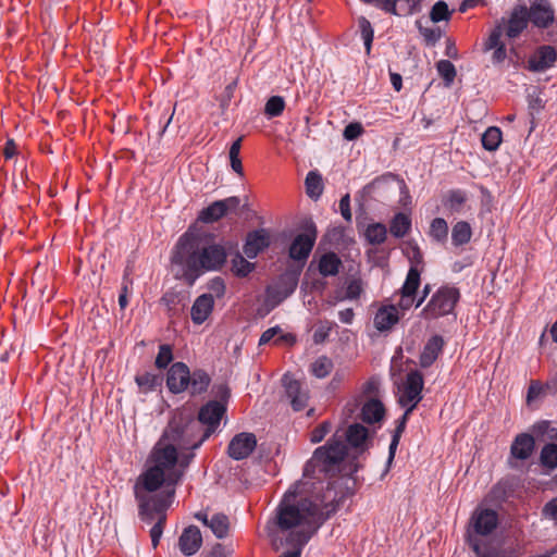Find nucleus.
<instances>
[{"label": "nucleus", "instance_id": "1", "mask_svg": "<svg viewBox=\"0 0 557 557\" xmlns=\"http://www.w3.org/2000/svg\"><path fill=\"white\" fill-rule=\"evenodd\" d=\"M197 422L183 424L182 419H172L163 435L153 446L146 469L139 474L134 495L141 512L150 515L169 508L175 496V487L194 458V450L205 441L196 437Z\"/></svg>", "mask_w": 557, "mask_h": 557}, {"label": "nucleus", "instance_id": "2", "mask_svg": "<svg viewBox=\"0 0 557 557\" xmlns=\"http://www.w3.org/2000/svg\"><path fill=\"white\" fill-rule=\"evenodd\" d=\"M321 472L314 469L284 493L275 509L274 523L276 535H283L285 541H298L307 544L336 511L335 494L329 486L310 482L320 480Z\"/></svg>", "mask_w": 557, "mask_h": 557}, {"label": "nucleus", "instance_id": "3", "mask_svg": "<svg viewBox=\"0 0 557 557\" xmlns=\"http://www.w3.org/2000/svg\"><path fill=\"white\" fill-rule=\"evenodd\" d=\"M227 248L221 243H199L194 237L184 235L180 238L172 255V264L176 276L183 277L190 285L205 271H218L226 262Z\"/></svg>", "mask_w": 557, "mask_h": 557}, {"label": "nucleus", "instance_id": "4", "mask_svg": "<svg viewBox=\"0 0 557 557\" xmlns=\"http://www.w3.org/2000/svg\"><path fill=\"white\" fill-rule=\"evenodd\" d=\"M344 437H346L350 447L359 451L368 448V429L359 423L351 424L343 434L336 432L325 445L314 450L312 457L305 466V474L310 475L311 472H314V469H318L323 474H327L337 466L347 454V447L343 441Z\"/></svg>", "mask_w": 557, "mask_h": 557}, {"label": "nucleus", "instance_id": "5", "mask_svg": "<svg viewBox=\"0 0 557 557\" xmlns=\"http://www.w3.org/2000/svg\"><path fill=\"white\" fill-rule=\"evenodd\" d=\"M499 517L495 509L480 504L473 510L466 533V540L474 553L491 543L490 536L497 529Z\"/></svg>", "mask_w": 557, "mask_h": 557}, {"label": "nucleus", "instance_id": "6", "mask_svg": "<svg viewBox=\"0 0 557 557\" xmlns=\"http://www.w3.org/2000/svg\"><path fill=\"white\" fill-rule=\"evenodd\" d=\"M211 382L210 376L203 370L190 372L184 362L173 363L166 373V386L173 394L189 392L199 395L207 391Z\"/></svg>", "mask_w": 557, "mask_h": 557}, {"label": "nucleus", "instance_id": "7", "mask_svg": "<svg viewBox=\"0 0 557 557\" xmlns=\"http://www.w3.org/2000/svg\"><path fill=\"white\" fill-rule=\"evenodd\" d=\"M459 297L458 288L442 286L432 295L420 315L425 320H434L447 315L453 312Z\"/></svg>", "mask_w": 557, "mask_h": 557}, {"label": "nucleus", "instance_id": "8", "mask_svg": "<svg viewBox=\"0 0 557 557\" xmlns=\"http://www.w3.org/2000/svg\"><path fill=\"white\" fill-rule=\"evenodd\" d=\"M225 412V407L219 401H210L205 405L198 416V420L190 419L184 416L182 412L177 413L173 417V419H177L178 421L182 419L183 424L187 422H197L199 425V431L196 432V437L201 438L206 434L208 438L210 434L216 429L220 424V421Z\"/></svg>", "mask_w": 557, "mask_h": 557}, {"label": "nucleus", "instance_id": "9", "mask_svg": "<svg viewBox=\"0 0 557 557\" xmlns=\"http://www.w3.org/2000/svg\"><path fill=\"white\" fill-rule=\"evenodd\" d=\"M423 376L419 371H410L397 386V401L401 408L412 412L422 399Z\"/></svg>", "mask_w": 557, "mask_h": 557}, {"label": "nucleus", "instance_id": "10", "mask_svg": "<svg viewBox=\"0 0 557 557\" xmlns=\"http://www.w3.org/2000/svg\"><path fill=\"white\" fill-rule=\"evenodd\" d=\"M304 231L295 237L289 247V257L296 261H305L309 257L317 239L318 232L313 221H307Z\"/></svg>", "mask_w": 557, "mask_h": 557}, {"label": "nucleus", "instance_id": "11", "mask_svg": "<svg viewBox=\"0 0 557 557\" xmlns=\"http://www.w3.org/2000/svg\"><path fill=\"white\" fill-rule=\"evenodd\" d=\"M529 10L524 4L516 5L508 20L503 18L497 25L503 26V34L508 38L518 37L528 26Z\"/></svg>", "mask_w": 557, "mask_h": 557}, {"label": "nucleus", "instance_id": "12", "mask_svg": "<svg viewBox=\"0 0 557 557\" xmlns=\"http://www.w3.org/2000/svg\"><path fill=\"white\" fill-rule=\"evenodd\" d=\"M420 269L410 267L406 280L399 290L400 299L398 307L403 310H409L414 306L416 293L420 286Z\"/></svg>", "mask_w": 557, "mask_h": 557}, {"label": "nucleus", "instance_id": "13", "mask_svg": "<svg viewBox=\"0 0 557 557\" xmlns=\"http://www.w3.org/2000/svg\"><path fill=\"white\" fill-rule=\"evenodd\" d=\"M283 385L293 409L296 411L302 410L309 400L307 386L289 374L283 376Z\"/></svg>", "mask_w": 557, "mask_h": 557}, {"label": "nucleus", "instance_id": "14", "mask_svg": "<svg viewBox=\"0 0 557 557\" xmlns=\"http://www.w3.org/2000/svg\"><path fill=\"white\" fill-rule=\"evenodd\" d=\"M240 201L238 197H228L223 200H216L201 210L199 220L203 223H212L220 220L228 211L236 210Z\"/></svg>", "mask_w": 557, "mask_h": 557}, {"label": "nucleus", "instance_id": "15", "mask_svg": "<svg viewBox=\"0 0 557 557\" xmlns=\"http://www.w3.org/2000/svg\"><path fill=\"white\" fill-rule=\"evenodd\" d=\"M257 440L252 433H239L228 444V456L235 460L247 458L256 448Z\"/></svg>", "mask_w": 557, "mask_h": 557}, {"label": "nucleus", "instance_id": "16", "mask_svg": "<svg viewBox=\"0 0 557 557\" xmlns=\"http://www.w3.org/2000/svg\"><path fill=\"white\" fill-rule=\"evenodd\" d=\"M297 286V281L290 275L282 276L275 284L267 289V300L273 306L278 305L289 295H292Z\"/></svg>", "mask_w": 557, "mask_h": 557}, {"label": "nucleus", "instance_id": "17", "mask_svg": "<svg viewBox=\"0 0 557 557\" xmlns=\"http://www.w3.org/2000/svg\"><path fill=\"white\" fill-rule=\"evenodd\" d=\"M529 20L541 28H545L554 21V10L548 0H535L531 3Z\"/></svg>", "mask_w": 557, "mask_h": 557}, {"label": "nucleus", "instance_id": "18", "mask_svg": "<svg viewBox=\"0 0 557 557\" xmlns=\"http://www.w3.org/2000/svg\"><path fill=\"white\" fill-rule=\"evenodd\" d=\"M422 0H381L379 8L397 16L411 15L421 11Z\"/></svg>", "mask_w": 557, "mask_h": 557}, {"label": "nucleus", "instance_id": "19", "mask_svg": "<svg viewBox=\"0 0 557 557\" xmlns=\"http://www.w3.org/2000/svg\"><path fill=\"white\" fill-rule=\"evenodd\" d=\"M271 243L270 233L264 230H256L247 235L244 252L248 258H256Z\"/></svg>", "mask_w": 557, "mask_h": 557}, {"label": "nucleus", "instance_id": "20", "mask_svg": "<svg viewBox=\"0 0 557 557\" xmlns=\"http://www.w3.org/2000/svg\"><path fill=\"white\" fill-rule=\"evenodd\" d=\"M201 544L202 536L200 530L195 525L184 529L178 539L180 549L185 556L195 555L200 549Z\"/></svg>", "mask_w": 557, "mask_h": 557}, {"label": "nucleus", "instance_id": "21", "mask_svg": "<svg viewBox=\"0 0 557 557\" xmlns=\"http://www.w3.org/2000/svg\"><path fill=\"white\" fill-rule=\"evenodd\" d=\"M214 298L212 295L202 294L196 298L190 309V318L195 324H202L212 313Z\"/></svg>", "mask_w": 557, "mask_h": 557}, {"label": "nucleus", "instance_id": "22", "mask_svg": "<svg viewBox=\"0 0 557 557\" xmlns=\"http://www.w3.org/2000/svg\"><path fill=\"white\" fill-rule=\"evenodd\" d=\"M555 61V49L550 46H543L529 59V69L535 72L545 71L553 66Z\"/></svg>", "mask_w": 557, "mask_h": 557}, {"label": "nucleus", "instance_id": "23", "mask_svg": "<svg viewBox=\"0 0 557 557\" xmlns=\"http://www.w3.org/2000/svg\"><path fill=\"white\" fill-rule=\"evenodd\" d=\"M503 26L496 25L484 44L485 50H493L492 60L494 63H502L506 57L505 44L502 41Z\"/></svg>", "mask_w": 557, "mask_h": 557}, {"label": "nucleus", "instance_id": "24", "mask_svg": "<svg viewBox=\"0 0 557 557\" xmlns=\"http://www.w3.org/2000/svg\"><path fill=\"white\" fill-rule=\"evenodd\" d=\"M399 321L398 309L396 306H383L381 307L373 320V324L376 330L383 332L391 330Z\"/></svg>", "mask_w": 557, "mask_h": 557}, {"label": "nucleus", "instance_id": "25", "mask_svg": "<svg viewBox=\"0 0 557 557\" xmlns=\"http://www.w3.org/2000/svg\"><path fill=\"white\" fill-rule=\"evenodd\" d=\"M533 449V436L527 433H522L516 436L515 441L511 444L510 453L512 457L520 460H525L532 455Z\"/></svg>", "mask_w": 557, "mask_h": 557}, {"label": "nucleus", "instance_id": "26", "mask_svg": "<svg viewBox=\"0 0 557 557\" xmlns=\"http://www.w3.org/2000/svg\"><path fill=\"white\" fill-rule=\"evenodd\" d=\"M385 416L383 404L376 398H369L361 408V419L367 423L381 422Z\"/></svg>", "mask_w": 557, "mask_h": 557}, {"label": "nucleus", "instance_id": "27", "mask_svg": "<svg viewBox=\"0 0 557 557\" xmlns=\"http://www.w3.org/2000/svg\"><path fill=\"white\" fill-rule=\"evenodd\" d=\"M138 509L139 516L143 520L151 522L152 520L157 519V523L150 530L152 546L157 547L163 533V523L165 521V511L168 510V508L162 509V511H153L150 515L143 513L139 504Z\"/></svg>", "mask_w": 557, "mask_h": 557}, {"label": "nucleus", "instance_id": "28", "mask_svg": "<svg viewBox=\"0 0 557 557\" xmlns=\"http://www.w3.org/2000/svg\"><path fill=\"white\" fill-rule=\"evenodd\" d=\"M444 341L441 336L435 335L429 339L420 357L422 367H430L437 358L442 350Z\"/></svg>", "mask_w": 557, "mask_h": 557}, {"label": "nucleus", "instance_id": "29", "mask_svg": "<svg viewBox=\"0 0 557 557\" xmlns=\"http://www.w3.org/2000/svg\"><path fill=\"white\" fill-rule=\"evenodd\" d=\"M268 535L272 539V544L275 549H278L277 542H280V545H288L290 546V549H287L284 552L280 557H301L302 549L306 546V544H301L298 541H285L283 535H276L273 531L269 529Z\"/></svg>", "mask_w": 557, "mask_h": 557}, {"label": "nucleus", "instance_id": "30", "mask_svg": "<svg viewBox=\"0 0 557 557\" xmlns=\"http://www.w3.org/2000/svg\"><path fill=\"white\" fill-rule=\"evenodd\" d=\"M341 259L334 252L324 253L319 260V272L323 276H332L338 273Z\"/></svg>", "mask_w": 557, "mask_h": 557}, {"label": "nucleus", "instance_id": "31", "mask_svg": "<svg viewBox=\"0 0 557 557\" xmlns=\"http://www.w3.org/2000/svg\"><path fill=\"white\" fill-rule=\"evenodd\" d=\"M306 193L311 199H319L323 193V180L319 172L310 171L306 176Z\"/></svg>", "mask_w": 557, "mask_h": 557}, {"label": "nucleus", "instance_id": "32", "mask_svg": "<svg viewBox=\"0 0 557 557\" xmlns=\"http://www.w3.org/2000/svg\"><path fill=\"white\" fill-rule=\"evenodd\" d=\"M411 228V219L408 214L397 213L389 225V231L393 236L400 238L408 234Z\"/></svg>", "mask_w": 557, "mask_h": 557}, {"label": "nucleus", "instance_id": "33", "mask_svg": "<svg viewBox=\"0 0 557 557\" xmlns=\"http://www.w3.org/2000/svg\"><path fill=\"white\" fill-rule=\"evenodd\" d=\"M281 333H282V329L278 325L265 330L260 336L259 345H265V344L270 343L277 335H280V336L275 339V342H274L275 344L286 343L288 345H293L295 343L296 339H295L294 335L281 334Z\"/></svg>", "mask_w": 557, "mask_h": 557}, {"label": "nucleus", "instance_id": "34", "mask_svg": "<svg viewBox=\"0 0 557 557\" xmlns=\"http://www.w3.org/2000/svg\"><path fill=\"white\" fill-rule=\"evenodd\" d=\"M209 528L216 537L223 539L230 531L228 518L225 515L215 513L209 520Z\"/></svg>", "mask_w": 557, "mask_h": 557}, {"label": "nucleus", "instance_id": "35", "mask_svg": "<svg viewBox=\"0 0 557 557\" xmlns=\"http://www.w3.org/2000/svg\"><path fill=\"white\" fill-rule=\"evenodd\" d=\"M472 232L469 223L465 221L457 222L451 231V240L455 246L467 244L471 238Z\"/></svg>", "mask_w": 557, "mask_h": 557}, {"label": "nucleus", "instance_id": "36", "mask_svg": "<svg viewBox=\"0 0 557 557\" xmlns=\"http://www.w3.org/2000/svg\"><path fill=\"white\" fill-rule=\"evenodd\" d=\"M502 143V131L496 126L488 127L482 135V145L488 151L496 150Z\"/></svg>", "mask_w": 557, "mask_h": 557}, {"label": "nucleus", "instance_id": "37", "mask_svg": "<svg viewBox=\"0 0 557 557\" xmlns=\"http://www.w3.org/2000/svg\"><path fill=\"white\" fill-rule=\"evenodd\" d=\"M333 369V362L330 358L321 356L317 358L310 367L311 373L318 377L323 379L327 376Z\"/></svg>", "mask_w": 557, "mask_h": 557}, {"label": "nucleus", "instance_id": "38", "mask_svg": "<svg viewBox=\"0 0 557 557\" xmlns=\"http://www.w3.org/2000/svg\"><path fill=\"white\" fill-rule=\"evenodd\" d=\"M386 227L382 223L370 224L366 230V238L371 244H382L386 238Z\"/></svg>", "mask_w": 557, "mask_h": 557}, {"label": "nucleus", "instance_id": "39", "mask_svg": "<svg viewBox=\"0 0 557 557\" xmlns=\"http://www.w3.org/2000/svg\"><path fill=\"white\" fill-rule=\"evenodd\" d=\"M242 148V137L237 138L230 148V163L231 168L234 172H236L238 175H244V169L242 164V160L239 158V152Z\"/></svg>", "mask_w": 557, "mask_h": 557}, {"label": "nucleus", "instance_id": "40", "mask_svg": "<svg viewBox=\"0 0 557 557\" xmlns=\"http://www.w3.org/2000/svg\"><path fill=\"white\" fill-rule=\"evenodd\" d=\"M135 381L144 393L153 391L160 384V377L150 372L136 375Z\"/></svg>", "mask_w": 557, "mask_h": 557}, {"label": "nucleus", "instance_id": "41", "mask_svg": "<svg viewBox=\"0 0 557 557\" xmlns=\"http://www.w3.org/2000/svg\"><path fill=\"white\" fill-rule=\"evenodd\" d=\"M358 24H359V28H360L361 38L364 44L366 52H367V54H370L371 46H372V41H373V37H374V32H373L372 25L363 16H361L358 20Z\"/></svg>", "mask_w": 557, "mask_h": 557}, {"label": "nucleus", "instance_id": "42", "mask_svg": "<svg viewBox=\"0 0 557 557\" xmlns=\"http://www.w3.org/2000/svg\"><path fill=\"white\" fill-rule=\"evenodd\" d=\"M541 463L548 469L557 468V445L547 444L541 451Z\"/></svg>", "mask_w": 557, "mask_h": 557}, {"label": "nucleus", "instance_id": "43", "mask_svg": "<svg viewBox=\"0 0 557 557\" xmlns=\"http://www.w3.org/2000/svg\"><path fill=\"white\" fill-rule=\"evenodd\" d=\"M253 269L255 263L247 261L240 255H236L232 260V271L237 276H247Z\"/></svg>", "mask_w": 557, "mask_h": 557}, {"label": "nucleus", "instance_id": "44", "mask_svg": "<svg viewBox=\"0 0 557 557\" xmlns=\"http://www.w3.org/2000/svg\"><path fill=\"white\" fill-rule=\"evenodd\" d=\"M453 11L448 9L445 1H437L431 9L430 18L433 23L442 21H448L451 16Z\"/></svg>", "mask_w": 557, "mask_h": 557}, {"label": "nucleus", "instance_id": "45", "mask_svg": "<svg viewBox=\"0 0 557 557\" xmlns=\"http://www.w3.org/2000/svg\"><path fill=\"white\" fill-rule=\"evenodd\" d=\"M436 69L446 85L449 86L456 77L455 65L448 60H441L437 62Z\"/></svg>", "mask_w": 557, "mask_h": 557}, {"label": "nucleus", "instance_id": "46", "mask_svg": "<svg viewBox=\"0 0 557 557\" xmlns=\"http://www.w3.org/2000/svg\"><path fill=\"white\" fill-rule=\"evenodd\" d=\"M391 178H393V176L388 174L373 180L370 184L363 187L364 196L374 197L375 195H380Z\"/></svg>", "mask_w": 557, "mask_h": 557}, {"label": "nucleus", "instance_id": "47", "mask_svg": "<svg viewBox=\"0 0 557 557\" xmlns=\"http://www.w3.org/2000/svg\"><path fill=\"white\" fill-rule=\"evenodd\" d=\"M284 108V99L280 96H273L267 101L264 112L269 117H275L283 113Z\"/></svg>", "mask_w": 557, "mask_h": 557}, {"label": "nucleus", "instance_id": "48", "mask_svg": "<svg viewBox=\"0 0 557 557\" xmlns=\"http://www.w3.org/2000/svg\"><path fill=\"white\" fill-rule=\"evenodd\" d=\"M430 234L438 242L444 240L448 234V225L446 221L442 218L434 219L430 226Z\"/></svg>", "mask_w": 557, "mask_h": 557}, {"label": "nucleus", "instance_id": "49", "mask_svg": "<svg viewBox=\"0 0 557 557\" xmlns=\"http://www.w3.org/2000/svg\"><path fill=\"white\" fill-rule=\"evenodd\" d=\"M173 360V352L170 345H161L159 347V352L156 358V367L158 369H165L171 361Z\"/></svg>", "mask_w": 557, "mask_h": 557}, {"label": "nucleus", "instance_id": "50", "mask_svg": "<svg viewBox=\"0 0 557 557\" xmlns=\"http://www.w3.org/2000/svg\"><path fill=\"white\" fill-rule=\"evenodd\" d=\"M208 289L210 290L209 295H212L213 298L214 297H216V298L223 297L225 294V290H226L224 280L219 276L210 280L208 283Z\"/></svg>", "mask_w": 557, "mask_h": 557}, {"label": "nucleus", "instance_id": "51", "mask_svg": "<svg viewBox=\"0 0 557 557\" xmlns=\"http://www.w3.org/2000/svg\"><path fill=\"white\" fill-rule=\"evenodd\" d=\"M331 431V423L325 421L318 425L310 434V442L313 444L320 443Z\"/></svg>", "mask_w": 557, "mask_h": 557}, {"label": "nucleus", "instance_id": "52", "mask_svg": "<svg viewBox=\"0 0 557 557\" xmlns=\"http://www.w3.org/2000/svg\"><path fill=\"white\" fill-rule=\"evenodd\" d=\"M363 133V127L360 123H350L344 128L343 136L346 140L357 139Z\"/></svg>", "mask_w": 557, "mask_h": 557}, {"label": "nucleus", "instance_id": "53", "mask_svg": "<svg viewBox=\"0 0 557 557\" xmlns=\"http://www.w3.org/2000/svg\"><path fill=\"white\" fill-rule=\"evenodd\" d=\"M362 293L361 282L358 280H352L348 283L345 290V298L347 299H357Z\"/></svg>", "mask_w": 557, "mask_h": 557}, {"label": "nucleus", "instance_id": "54", "mask_svg": "<svg viewBox=\"0 0 557 557\" xmlns=\"http://www.w3.org/2000/svg\"><path fill=\"white\" fill-rule=\"evenodd\" d=\"M543 393L544 386L537 381H532L527 394L528 404H531L534 400H536L541 395H543Z\"/></svg>", "mask_w": 557, "mask_h": 557}, {"label": "nucleus", "instance_id": "55", "mask_svg": "<svg viewBox=\"0 0 557 557\" xmlns=\"http://www.w3.org/2000/svg\"><path fill=\"white\" fill-rule=\"evenodd\" d=\"M545 518L553 520L557 524V497L550 499L542 510Z\"/></svg>", "mask_w": 557, "mask_h": 557}, {"label": "nucleus", "instance_id": "56", "mask_svg": "<svg viewBox=\"0 0 557 557\" xmlns=\"http://www.w3.org/2000/svg\"><path fill=\"white\" fill-rule=\"evenodd\" d=\"M379 388H380L379 379L371 377L369 381H367L363 384L362 391H363L364 395L369 396L370 398H374L379 393Z\"/></svg>", "mask_w": 557, "mask_h": 557}, {"label": "nucleus", "instance_id": "57", "mask_svg": "<svg viewBox=\"0 0 557 557\" xmlns=\"http://www.w3.org/2000/svg\"><path fill=\"white\" fill-rule=\"evenodd\" d=\"M331 326L329 324H321L314 330L313 342L315 344L323 343L330 335Z\"/></svg>", "mask_w": 557, "mask_h": 557}, {"label": "nucleus", "instance_id": "58", "mask_svg": "<svg viewBox=\"0 0 557 557\" xmlns=\"http://www.w3.org/2000/svg\"><path fill=\"white\" fill-rule=\"evenodd\" d=\"M339 210L342 216L347 221H351V211H350V197L348 194L342 197L339 201Z\"/></svg>", "mask_w": 557, "mask_h": 557}, {"label": "nucleus", "instance_id": "59", "mask_svg": "<svg viewBox=\"0 0 557 557\" xmlns=\"http://www.w3.org/2000/svg\"><path fill=\"white\" fill-rule=\"evenodd\" d=\"M422 253L419 248L417 246L411 247V255L409 256L411 267H417L420 269V272L422 271Z\"/></svg>", "mask_w": 557, "mask_h": 557}, {"label": "nucleus", "instance_id": "60", "mask_svg": "<svg viewBox=\"0 0 557 557\" xmlns=\"http://www.w3.org/2000/svg\"><path fill=\"white\" fill-rule=\"evenodd\" d=\"M465 200H466V196L460 190L451 191L448 197L449 205L453 208L462 205L465 202Z\"/></svg>", "mask_w": 557, "mask_h": 557}, {"label": "nucleus", "instance_id": "61", "mask_svg": "<svg viewBox=\"0 0 557 557\" xmlns=\"http://www.w3.org/2000/svg\"><path fill=\"white\" fill-rule=\"evenodd\" d=\"M354 315H355V313H354L352 309H345V310L339 311V313H338L341 322H343L345 324H350L354 320Z\"/></svg>", "mask_w": 557, "mask_h": 557}, {"label": "nucleus", "instance_id": "62", "mask_svg": "<svg viewBox=\"0 0 557 557\" xmlns=\"http://www.w3.org/2000/svg\"><path fill=\"white\" fill-rule=\"evenodd\" d=\"M410 413L411 412H408L407 409H405V412H404L403 417L399 419V422L395 430L394 435H398V437H400L401 433L405 430V426H406V423H407V420H408V417Z\"/></svg>", "mask_w": 557, "mask_h": 557}, {"label": "nucleus", "instance_id": "63", "mask_svg": "<svg viewBox=\"0 0 557 557\" xmlns=\"http://www.w3.org/2000/svg\"><path fill=\"white\" fill-rule=\"evenodd\" d=\"M410 413L411 412H408L407 409H405V412H404L403 417L399 419V422L395 430L394 435H398V437H400L401 433L405 430V426H406V423H407V420H408V417Z\"/></svg>", "mask_w": 557, "mask_h": 557}, {"label": "nucleus", "instance_id": "64", "mask_svg": "<svg viewBox=\"0 0 557 557\" xmlns=\"http://www.w3.org/2000/svg\"><path fill=\"white\" fill-rule=\"evenodd\" d=\"M410 413L411 412H408L407 409H405V412H404L403 417L399 419V422L395 430L394 435H398V437H400L401 433L405 430V426H406V423H407V420H408V417Z\"/></svg>", "mask_w": 557, "mask_h": 557}]
</instances>
